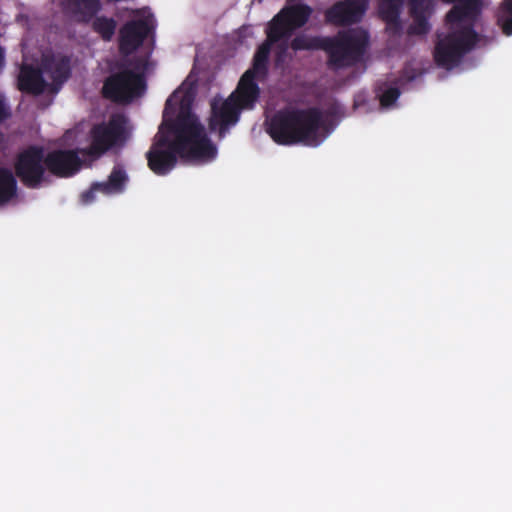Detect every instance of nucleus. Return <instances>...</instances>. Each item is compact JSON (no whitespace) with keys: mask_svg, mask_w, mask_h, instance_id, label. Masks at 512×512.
I'll use <instances>...</instances> for the list:
<instances>
[{"mask_svg":"<svg viewBox=\"0 0 512 512\" xmlns=\"http://www.w3.org/2000/svg\"><path fill=\"white\" fill-rule=\"evenodd\" d=\"M127 119L124 115L115 114L108 122L93 125L89 132L90 144L79 152L90 158H100L116 145L122 144L127 139Z\"/></svg>","mask_w":512,"mask_h":512,"instance_id":"nucleus-6","label":"nucleus"},{"mask_svg":"<svg viewBox=\"0 0 512 512\" xmlns=\"http://www.w3.org/2000/svg\"><path fill=\"white\" fill-rule=\"evenodd\" d=\"M410 14H431L432 0H409Z\"/></svg>","mask_w":512,"mask_h":512,"instance_id":"nucleus-25","label":"nucleus"},{"mask_svg":"<svg viewBox=\"0 0 512 512\" xmlns=\"http://www.w3.org/2000/svg\"><path fill=\"white\" fill-rule=\"evenodd\" d=\"M386 23V30L389 34L396 36L400 35L402 32V23L399 18H396L395 21L393 20H386L384 21Z\"/></svg>","mask_w":512,"mask_h":512,"instance_id":"nucleus-27","label":"nucleus"},{"mask_svg":"<svg viewBox=\"0 0 512 512\" xmlns=\"http://www.w3.org/2000/svg\"><path fill=\"white\" fill-rule=\"evenodd\" d=\"M4 50L0 47V69L4 66Z\"/></svg>","mask_w":512,"mask_h":512,"instance_id":"nucleus-30","label":"nucleus"},{"mask_svg":"<svg viewBox=\"0 0 512 512\" xmlns=\"http://www.w3.org/2000/svg\"><path fill=\"white\" fill-rule=\"evenodd\" d=\"M368 4V0L338 1L325 11V21L335 26L359 23L368 9Z\"/></svg>","mask_w":512,"mask_h":512,"instance_id":"nucleus-10","label":"nucleus"},{"mask_svg":"<svg viewBox=\"0 0 512 512\" xmlns=\"http://www.w3.org/2000/svg\"><path fill=\"white\" fill-rule=\"evenodd\" d=\"M266 40L257 48L254 58L252 68L249 70L254 71V74L257 76H266L268 72V63H269V55L272 48V45L278 42H283L280 35H277L273 31H271L268 27L266 29Z\"/></svg>","mask_w":512,"mask_h":512,"instance_id":"nucleus-16","label":"nucleus"},{"mask_svg":"<svg viewBox=\"0 0 512 512\" xmlns=\"http://www.w3.org/2000/svg\"><path fill=\"white\" fill-rule=\"evenodd\" d=\"M100 192V188H94V183L91 185L90 189L84 191L81 194V200L84 204H89L94 201L95 193Z\"/></svg>","mask_w":512,"mask_h":512,"instance_id":"nucleus-28","label":"nucleus"},{"mask_svg":"<svg viewBox=\"0 0 512 512\" xmlns=\"http://www.w3.org/2000/svg\"><path fill=\"white\" fill-rule=\"evenodd\" d=\"M92 20L93 30L98 33L103 40L110 41L116 30V21L106 16H95Z\"/></svg>","mask_w":512,"mask_h":512,"instance_id":"nucleus-21","label":"nucleus"},{"mask_svg":"<svg viewBox=\"0 0 512 512\" xmlns=\"http://www.w3.org/2000/svg\"><path fill=\"white\" fill-rule=\"evenodd\" d=\"M17 181L7 168H0V206L8 203L16 196Z\"/></svg>","mask_w":512,"mask_h":512,"instance_id":"nucleus-19","label":"nucleus"},{"mask_svg":"<svg viewBox=\"0 0 512 512\" xmlns=\"http://www.w3.org/2000/svg\"><path fill=\"white\" fill-rule=\"evenodd\" d=\"M45 156L47 170L58 178L74 176L82 166L78 150L55 149Z\"/></svg>","mask_w":512,"mask_h":512,"instance_id":"nucleus-11","label":"nucleus"},{"mask_svg":"<svg viewBox=\"0 0 512 512\" xmlns=\"http://www.w3.org/2000/svg\"><path fill=\"white\" fill-rule=\"evenodd\" d=\"M257 75L254 71L247 70L239 80L234 99L241 108H252L257 101L260 89L255 82Z\"/></svg>","mask_w":512,"mask_h":512,"instance_id":"nucleus-15","label":"nucleus"},{"mask_svg":"<svg viewBox=\"0 0 512 512\" xmlns=\"http://www.w3.org/2000/svg\"><path fill=\"white\" fill-rule=\"evenodd\" d=\"M241 107L232 94L228 99L218 103H211V115L208 126L211 132H218L220 139L224 138L231 126H234L240 117Z\"/></svg>","mask_w":512,"mask_h":512,"instance_id":"nucleus-9","label":"nucleus"},{"mask_svg":"<svg viewBox=\"0 0 512 512\" xmlns=\"http://www.w3.org/2000/svg\"><path fill=\"white\" fill-rule=\"evenodd\" d=\"M134 66L140 68V59L127 60L118 65L119 70L108 76L102 87L104 98L115 103H130L140 97L146 90V80L142 73H136L128 68Z\"/></svg>","mask_w":512,"mask_h":512,"instance_id":"nucleus-5","label":"nucleus"},{"mask_svg":"<svg viewBox=\"0 0 512 512\" xmlns=\"http://www.w3.org/2000/svg\"><path fill=\"white\" fill-rule=\"evenodd\" d=\"M497 25L506 36L512 35V0L501 2L496 13Z\"/></svg>","mask_w":512,"mask_h":512,"instance_id":"nucleus-20","label":"nucleus"},{"mask_svg":"<svg viewBox=\"0 0 512 512\" xmlns=\"http://www.w3.org/2000/svg\"><path fill=\"white\" fill-rule=\"evenodd\" d=\"M9 116V109L6 107L3 97L0 95V122L6 120Z\"/></svg>","mask_w":512,"mask_h":512,"instance_id":"nucleus-29","label":"nucleus"},{"mask_svg":"<svg viewBox=\"0 0 512 512\" xmlns=\"http://www.w3.org/2000/svg\"><path fill=\"white\" fill-rule=\"evenodd\" d=\"M400 96V90L397 87L386 89L380 96V104L383 107L392 106Z\"/></svg>","mask_w":512,"mask_h":512,"instance_id":"nucleus-26","label":"nucleus"},{"mask_svg":"<svg viewBox=\"0 0 512 512\" xmlns=\"http://www.w3.org/2000/svg\"><path fill=\"white\" fill-rule=\"evenodd\" d=\"M323 36L309 37L307 35H298L290 43V48L294 51L301 50H321Z\"/></svg>","mask_w":512,"mask_h":512,"instance_id":"nucleus-22","label":"nucleus"},{"mask_svg":"<svg viewBox=\"0 0 512 512\" xmlns=\"http://www.w3.org/2000/svg\"><path fill=\"white\" fill-rule=\"evenodd\" d=\"M404 0H381L379 3V15L383 21L400 17Z\"/></svg>","mask_w":512,"mask_h":512,"instance_id":"nucleus-23","label":"nucleus"},{"mask_svg":"<svg viewBox=\"0 0 512 512\" xmlns=\"http://www.w3.org/2000/svg\"><path fill=\"white\" fill-rule=\"evenodd\" d=\"M46 156L39 146H29L18 153L14 162L15 175L29 189H38L46 180Z\"/></svg>","mask_w":512,"mask_h":512,"instance_id":"nucleus-7","label":"nucleus"},{"mask_svg":"<svg viewBox=\"0 0 512 512\" xmlns=\"http://www.w3.org/2000/svg\"><path fill=\"white\" fill-rule=\"evenodd\" d=\"M171 102H172V96L167 99V101L165 103V110H164V112H166L169 109V107L171 106Z\"/></svg>","mask_w":512,"mask_h":512,"instance_id":"nucleus-31","label":"nucleus"},{"mask_svg":"<svg viewBox=\"0 0 512 512\" xmlns=\"http://www.w3.org/2000/svg\"><path fill=\"white\" fill-rule=\"evenodd\" d=\"M413 18V23L408 29V33L411 35H425L430 30V24L428 18L431 14H410Z\"/></svg>","mask_w":512,"mask_h":512,"instance_id":"nucleus-24","label":"nucleus"},{"mask_svg":"<svg viewBox=\"0 0 512 512\" xmlns=\"http://www.w3.org/2000/svg\"><path fill=\"white\" fill-rule=\"evenodd\" d=\"M43 67L57 84H62L67 81L71 74L70 59L67 56L45 58Z\"/></svg>","mask_w":512,"mask_h":512,"instance_id":"nucleus-18","label":"nucleus"},{"mask_svg":"<svg viewBox=\"0 0 512 512\" xmlns=\"http://www.w3.org/2000/svg\"><path fill=\"white\" fill-rule=\"evenodd\" d=\"M151 32L146 19L129 20L119 30V51L129 56L139 49Z\"/></svg>","mask_w":512,"mask_h":512,"instance_id":"nucleus-12","label":"nucleus"},{"mask_svg":"<svg viewBox=\"0 0 512 512\" xmlns=\"http://www.w3.org/2000/svg\"><path fill=\"white\" fill-rule=\"evenodd\" d=\"M369 35L362 29L339 31L334 36H323L321 50L327 54V65L333 70L349 68L363 57Z\"/></svg>","mask_w":512,"mask_h":512,"instance_id":"nucleus-4","label":"nucleus"},{"mask_svg":"<svg viewBox=\"0 0 512 512\" xmlns=\"http://www.w3.org/2000/svg\"><path fill=\"white\" fill-rule=\"evenodd\" d=\"M166 131L159 129L146 153L149 169L159 176L167 175L177 164L178 157L211 159L216 148L205 127L190 109H181L173 120H164Z\"/></svg>","mask_w":512,"mask_h":512,"instance_id":"nucleus-1","label":"nucleus"},{"mask_svg":"<svg viewBox=\"0 0 512 512\" xmlns=\"http://www.w3.org/2000/svg\"><path fill=\"white\" fill-rule=\"evenodd\" d=\"M62 9L80 23H89L102 9L100 0H62Z\"/></svg>","mask_w":512,"mask_h":512,"instance_id":"nucleus-13","label":"nucleus"},{"mask_svg":"<svg viewBox=\"0 0 512 512\" xmlns=\"http://www.w3.org/2000/svg\"><path fill=\"white\" fill-rule=\"evenodd\" d=\"M128 176L121 165H115L105 182L94 183V188H100V192L106 195L119 194L125 189Z\"/></svg>","mask_w":512,"mask_h":512,"instance_id":"nucleus-17","label":"nucleus"},{"mask_svg":"<svg viewBox=\"0 0 512 512\" xmlns=\"http://www.w3.org/2000/svg\"><path fill=\"white\" fill-rule=\"evenodd\" d=\"M46 85L40 69L27 64L20 67L17 87L21 92L37 96L44 92Z\"/></svg>","mask_w":512,"mask_h":512,"instance_id":"nucleus-14","label":"nucleus"},{"mask_svg":"<svg viewBox=\"0 0 512 512\" xmlns=\"http://www.w3.org/2000/svg\"><path fill=\"white\" fill-rule=\"evenodd\" d=\"M324 126L323 113L317 107L306 109H281L267 121L266 131L280 145L302 143L318 146L320 130Z\"/></svg>","mask_w":512,"mask_h":512,"instance_id":"nucleus-3","label":"nucleus"},{"mask_svg":"<svg viewBox=\"0 0 512 512\" xmlns=\"http://www.w3.org/2000/svg\"><path fill=\"white\" fill-rule=\"evenodd\" d=\"M455 3L445 16L450 32L443 38L438 35L434 59L438 66L451 68L470 52L479 40L475 24L483 9L482 0H443Z\"/></svg>","mask_w":512,"mask_h":512,"instance_id":"nucleus-2","label":"nucleus"},{"mask_svg":"<svg viewBox=\"0 0 512 512\" xmlns=\"http://www.w3.org/2000/svg\"><path fill=\"white\" fill-rule=\"evenodd\" d=\"M312 9L306 4H297L283 8L276 14L268 24V28L280 35L283 42L279 44V49L285 53L288 49V40L293 32L303 27L309 20Z\"/></svg>","mask_w":512,"mask_h":512,"instance_id":"nucleus-8","label":"nucleus"}]
</instances>
